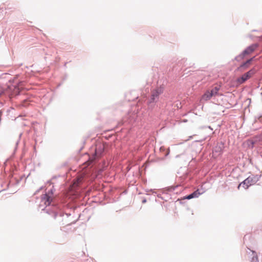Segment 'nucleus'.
<instances>
[{
    "instance_id": "3",
    "label": "nucleus",
    "mask_w": 262,
    "mask_h": 262,
    "mask_svg": "<svg viewBox=\"0 0 262 262\" xmlns=\"http://www.w3.org/2000/svg\"><path fill=\"white\" fill-rule=\"evenodd\" d=\"M163 89L162 87H158L151 92V100L154 101L159 96L163 93Z\"/></svg>"
},
{
    "instance_id": "1",
    "label": "nucleus",
    "mask_w": 262,
    "mask_h": 262,
    "mask_svg": "<svg viewBox=\"0 0 262 262\" xmlns=\"http://www.w3.org/2000/svg\"><path fill=\"white\" fill-rule=\"evenodd\" d=\"M255 73L254 70H251L246 73L242 75L241 77L238 78L237 79V82L238 84H241L245 82L247 80L249 79L252 75Z\"/></svg>"
},
{
    "instance_id": "2",
    "label": "nucleus",
    "mask_w": 262,
    "mask_h": 262,
    "mask_svg": "<svg viewBox=\"0 0 262 262\" xmlns=\"http://www.w3.org/2000/svg\"><path fill=\"white\" fill-rule=\"evenodd\" d=\"M254 183V180L253 178L251 177H249L243 182L241 183L238 186V189H239L241 187H243L244 189H247L250 186Z\"/></svg>"
},
{
    "instance_id": "11",
    "label": "nucleus",
    "mask_w": 262,
    "mask_h": 262,
    "mask_svg": "<svg viewBox=\"0 0 262 262\" xmlns=\"http://www.w3.org/2000/svg\"><path fill=\"white\" fill-rule=\"evenodd\" d=\"M192 198H193V196H192V194H189V195H187V196H185V197L184 198V199H188V200H190V199H192Z\"/></svg>"
},
{
    "instance_id": "6",
    "label": "nucleus",
    "mask_w": 262,
    "mask_h": 262,
    "mask_svg": "<svg viewBox=\"0 0 262 262\" xmlns=\"http://www.w3.org/2000/svg\"><path fill=\"white\" fill-rule=\"evenodd\" d=\"M41 199L42 201L47 206L49 205L52 200V198L47 194L43 195Z\"/></svg>"
},
{
    "instance_id": "5",
    "label": "nucleus",
    "mask_w": 262,
    "mask_h": 262,
    "mask_svg": "<svg viewBox=\"0 0 262 262\" xmlns=\"http://www.w3.org/2000/svg\"><path fill=\"white\" fill-rule=\"evenodd\" d=\"M104 146L103 144H99L96 145L95 149V156L100 157L104 150Z\"/></svg>"
},
{
    "instance_id": "9",
    "label": "nucleus",
    "mask_w": 262,
    "mask_h": 262,
    "mask_svg": "<svg viewBox=\"0 0 262 262\" xmlns=\"http://www.w3.org/2000/svg\"><path fill=\"white\" fill-rule=\"evenodd\" d=\"M83 177L82 176H78L76 180L74 183V185L78 186L82 181Z\"/></svg>"
},
{
    "instance_id": "4",
    "label": "nucleus",
    "mask_w": 262,
    "mask_h": 262,
    "mask_svg": "<svg viewBox=\"0 0 262 262\" xmlns=\"http://www.w3.org/2000/svg\"><path fill=\"white\" fill-rule=\"evenodd\" d=\"M257 45L256 44H253L247 48H246L243 52L244 55H249L251 54L257 48Z\"/></svg>"
},
{
    "instance_id": "8",
    "label": "nucleus",
    "mask_w": 262,
    "mask_h": 262,
    "mask_svg": "<svg viewBox=\"0 0 262 262\" xmlns=\"http://www.w3.org/2000/svg\"><path fill=\"white\" fill-rule=\"evenodd\" d=\"M220 89V86H215L210 92L213 96H215L217 95Z\"/></svg>"
},
{
    "instance_id": "10",
    "label": "nucleus",
    "mask_w": 262,
    "mask_h": 262,
    "mask_svg": "<svg viewBox=\"0 0 262 262\" xmlns=\"http://www.w3.org/2000/svg\"><path fill=\"white\" fill-rule=\"evenodd\" d=\"M204 192H200L199 189L196 190L193 193H192V195L193 198H198L201 194H203Z\"/></svg>"
},
{
    "instance_id": "13",
    "label": "nucleus",
    "mask_w": 262,
    "mask_h": 262,
    "mask_svg": "<svg viewBox=\"0 0 262 262\" xmlns=\"http://www.w3.org/2000/svg\"><path fill=\"white\" fill-rule=\"evenodd\" d=\"M92 161H93V159L90 160L89 161H88V163H90V162H91Z\"/></svg>"
},
{
    "instance_id": "12",
    "label": "nucleus",
    "mask_w": 262,
    "mask_h": 262,
    "mask_svg": "<svg viewBox=\"0 0 262 262\" xmlns=\"http://www.w3.org/2000/svg\"><path fill=\"white\" fill-rule=\"evenodd\" d=\"M253 58H251L250 59L248 60L247 61V62L246 63H245L243 66H245V64H247V63H250V62L252 60Z\"/></svg>"
},
{
    "instance_id": "7",
    "label": "nucleus",
    "mask_w": 262,
    "mask_h": 262,
    "mask_svg": "<svg viewBox=\"0 0 262 262\" xmlns=\"http://www.w3.org/2000/svg\"><path fill=\"white\" fill-rule=\"evenodd\" d=\"M213 97L212 95L210 93L209 91H207L205 92V93L202 96L201 100L202 101H207L211 99V98Z\"/></svg>"
}]
</instances>
